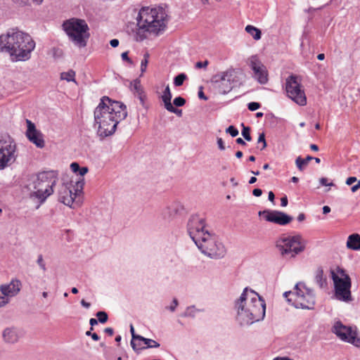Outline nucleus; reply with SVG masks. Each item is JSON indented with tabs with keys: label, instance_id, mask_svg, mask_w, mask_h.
Returning a JSON list of instances; mask_svg holds the SVG:
<instances>
[{
	"label": "nucleus",
	"instance_id": "nucleus-1",
	"mask_svg": "<svg viewBox=\"0 0 360 360\" xmlns=\"http://www.w3.org/2000/svg\"><path fill=\"white\" fill-rule=\"evenodd\" d=\"M94 115L97 135L103 139L112 135L117 124L127 117V107L120 101L103 96L95 108Z\"/></svg>",
	"mask_w": 360,
	"mask_h": 360
},
{
	"label": "nucleus",
	"instance_id": "nucleus-2",
	"mask_svg": "<svg viewBox=\"0 0 360 360\" xmlns=\"http://www.w3.org/2000/svg\"><path fill=\"white\" fill-rule=\"evenodd\" d=\"M188 233L204 255L212 259L225 256L226 250L217 236L208 231L205 219L200 215H192L187 225Z\"/></svg>",
	"mask_w": 360,
	"mask_h": 360
},
{
	"label": "nucleus",
	"instance_id": "nucleus-3",
	"mask_svg": "<svg viewBox=\"0 0 360 360\" xmlns=\"http://www.w3.org/2000/svg\"><path fill=\"white\" fill-rule=\"evenodd\" d=\"M236 321L240 326H249L264 319L266 314L264 300L256 292L245 288L235 301Z\"/></svg>",
	"mask_w": 360,
	"mask_h": 360
},
{
	"label": "nucleus",
	"instance_id": "nucleus-4",
	"mask_svg": "<svg viewBox=\"0 0 360 360\" xmlns=\"http://www.w3.org/2000/svg\"><path fill=\"white\" fill-rule=\"evenodd\" d=\"M34 48L35 42L31 36L17 29L0 35V51L8 53L13 62L29 60Z\"/></svg>",
	"mask_w": 360,
	"mask_h": 360
},
{
	"label": "nucleus",
	"instance_id": "nucleus-5",
	"mask_svg": "<svg viewBox=\"0 0 360 360\" xmlns=\"http://www.w3.org/2000/svg\"><path fill=\"white\" fill-rule=\"evenodd\" d=\"M58 180L56 171H46L32 176L26 185L30 198L38 203L37 208L53 193V188Z\"/></svg>",
	"mask_w": 360,
	"mask_h": 360
},
{
	"label": "nucleus",
	"instance_id": "nucleus-6",
	"mask_svg": "<svg viewBox=\"0 0 360 360\" xmlns=\"http://www.w3.org/2000/svg\"><path fill=\"white\" fill-rule=\"evenodd\" d=\"M150 30V33L158 35L162 32L167 24V14L161 6H146L140 9L137 16Z\"/></svg>",
	"mask_w": 360,
	"mask_h": 360
},
{
	"label": "nucleus",
	"instance_id": "nucleus-7",
	"mask_svg": "<svg viewBox=\"0 0 360 360\" xmlns=\"http://www.w3.org/2000/svg\"><path fill=\"white\" fill-rule=\"evenodd\" d=\"M283 296L296 308L312 309L315 305L314 292L304 283H297L293 290L285 292Z\"/></svg>",
	"mask_w": 360,
	"mask_h": 360
},
{
	"label": "nucleus",
	"instance_id": "nucleus-8",
	"mask_svg": "<svg viewBox=\"0 0 360 360\" xmlns=\"http://www.w3.org/2000/svg\"><path fill=\"white\" fill-rule=\"evenodd\" d=\"M71 41L78 47H84L90 37L89 27L84 20L72 18L63 24Z\"/></svg>",
	"mask_w": 360,
	"mask_h": 360
},
{
	"label": "nucleus",
	"instance_id": "nucleus-9",
	"mask_svg": "<svg viewBox=\"0 0 360 360\" xmlns=\"http://www.w3.org/2000/svg\"><path fill=\"white\" fill-rule=\"evenodd\" d=\"M84 184L83 179L63 184L58 190V200L73 209L79 207L81 205L79 196L82 193Z\"/></svg>",
	"mask_w": 360,
	"mask_h": 360
},
{
	"label": "nucleus",
	"instance_id": "nucleus-10",
	"mask_svg": "<svg viewBox=\"0 0 360 360\" xmlns=\"http://www.w3.org/2000/svg\"><path fill=\"white\" fill-rule=\"evenodd\" d=\"M332 279L334 283L335 298L344 302H352L353 299L351 292V278L345 271L338 268L336 273H332Z\"/></svg>",
	"mask_w": 360,
	"mask_h": 360
},
{
	"label": "nucleus",
	"instance_id": "nucleus-11",
	"mask_svg": "<svg viewBox=\"0 0 360 360\" xmlns=\"http://www.w3.org/2000/svg\"><path fill=\"white\" fill-rule=\"evenodd\" d=\"M276 247L282 256L292 258L304 251L305 245L301 236L297 235L280 238L276 242Z\"/></svg>",
	"mask_w": 360,
	"mask_h": 360
},
{
	"label": "nucleus",
	"instance_id": "nucleus-12",
	"mask_svg": "<svg viewBox=\"0 0 360 360\" xmlns=\"http://www.w3.org/2000/svg\"><path fill=\"white\" fill-rule=\"evenodd\" d=\"M331 331L342 341L360 348V333L356 326L344 325L340 321H335Z\"/></svg>",
	"mask_w": 360,
	"mask_h": 360
},
{
	"label": "nucleus",
	"instance_id": "nucleus-13",
	"mask_svg": "<svg viewBox=\"0 0 360 360\" xmlns=\"http://www.w3.org/2000/svg\"><path fill=\"white\" fill-rule=\"evenodd\" d=\"M210 82L219 94H228L233 89V84L236 82V72L232 68L219 72L212 76Z\"/></svg>",
	"mask_w": 360,
	"mask_h": 360
},
{
	"label": "nucleus",
	"instance_id": "nucleus-14",
	"mask_svg": "<svg viewBox=\"0 0 360 360\" xmlns=\"http://www.w3.org/2000/svg\"><path fill=\"white\" fill-rule=\"evenodd\" d=\"M18 156L16 144L8 136L0 137V169L13 164Z\"/></svg>",
	"mask_w": 360,
	"mask_h": 360
},
{
	"label": "nucleus",
	"instance_id": "nucleus-15",
	"mask_svg": "<svg viewBox=\"0 0 360 360\" xmlns=\"http://www.w3.org/2000/svg\"><path fill=\"white\" fill-rule=\"evenodd\" d=\"M285 90L288 96L297 104L302 106L307 104V97L298 77L290 75L286 79Z\"/></svg>",
	"mask_w": 360,
	"mask_h": 360
},
{
	"label": "nucleus",
	"instance_id": "nucleus-16",
	"mask_svg": "<svg viewBox=\"0 0 360 360\" xmlns=\"http://www.w3.org/2000/svg\"><path fill=\"white\" fill-rule=\"evenodd\" d=\"M248 65L251 69L252 78L260 84H266L269 81V72L266 67L256 55L248 59Z\"/></svg>",
	"mask_w": 360,
	"mask_h": 360
},
{
	"label": "nucleus",
	"instance_id": "nucleus-17",
	"mask_svg": "<svg viewBox=\"0 0 360 360\" xmlns=\"http://www.w3.org/2000/svg\"><path fill=\"white\" fill-rule=\"evenodd\" d=\"M259 215L267 221L282 226L289 224L292 220L290 216L276 210L260 211Z\"/></svg>",
	"mask_w": 360,
	"mask_h": 360
},
{
	"label": "nucleus",
	"instance_id": "nucleus-18",
	"mask_svg": "<svg viewBox=\"0 0 360 360\" xmlns=\"http://www.w3.org/2000/svg\"><path fill=\"white\" fill-rule=\"evenodd\" d=\"M27 139L39 148H43L45 146L44 135L36 128L35 124L30 120H26Z\"/></svg>",
	"mask_w": 360,
	"mask_h": 360
},
{
	"label": "nucleus",
	"instance_id": "nucleus-19",
	"mask_svg": "<svg viewBox=\"0 0 360 360\" xmlns=\"http://www.w3.org/2000/svg\"><path fill=\"white\" fill-rule=\"evenodd\" d=\"M22 336V330L20 328L15 326L6 327L2 331V339L6 344H16L20 341Z\"/></svg>",
	"mask_w": 360,
	"mask_h": 360
},
{
	"label": "nucleus",
	"instance_id": "nucleus-20",
	"mask_svg": "<svg viewBox=\"0 0 360 360\" xmlns=\"http://www.w3.org/2000/svg\"><path fill=\"white\" fill-rule=\"evenodd\" d=\"M183 210V206L179 202H172L167 205L161 212V217L166 221L174 220Z\"/></svg>",
	"mask_w": 360,
	"mask_h": 360
},
{
	"label": "nucleus",
	"instance_id": "nucleus-21",
	"mask_svg": "<svg viewBox=\"0 0 360 360\" xmlns=\"http://www.w3.org/2000/svg\"><path fill=\"white\" fill-rule=\"evenodd\" d=\"M2 289V294H4L6 297L11 300L17 296L21 290L22 283L19 279L13 278L8 283L0 285Z\"/></svg>",
	"mask_w": 360,
	"mask_h": 360
},
{
	"label": "nucleus",
	"instance_id": "nucleus-22",
	"mask_svg": "<svg viewBox=\"0 0 360 360\" xmlns=\"http://www.w3.org/2000/svg\"><path fill=\"white\" fill-rule=\"evenodd\" d=\"M136 21L137 25L133 32V37L135 41H143L148 38V34H151L150 30L138 17L136 18Z\"/></svg>",
	"mask_w": 360,
	"mask_h": 360
},
{
	"label": "nucleus",
	"instance_id": "nucleus-23",
	"mask_svg": "<svg viewBox=\"0 0 360 360\" xmlns=\"http://www.w3.org/2000/svg\"><path fill=\"white\" fill-rule=\"evenodd\" d=\"M347 248L352 250H360V235L353 233L348 236Z\"/></svg>",
	"mask_w": 360,
	"mask_h": 360
},
{
	"label": "nucleus",
	"instance_id": "nucleus-24",
	"mask_svg": "<svg viewBox=\"0 0 360 360\" xmlns=\"http://www.w3.org/2000/svg\"><path fill=\"white\" fill-rule=\"evenodd\" d=\"M172 97V95L169 86V85H167L162 95V100L165 104V108L166 109H173V105L171 103Z\"/></svg>",
	"mask_w": 360,
	"mask_h": 360
},
{
	"label": "nucleus",
	"instance_id": "nucleus-25",
	"mask_svg": "<svg viewBox=\"0 0 360 360\" xmlns=\"http://www.w3.org/2000/svg\"><path fill=\"white\" fill-rule=\"evenodd\" d=\"M70 169L71 170L80 176V177L78 179H84V176L88 172L89 169L87 167H81L79 165L77 162H72L70 164Z\"/></svg>",
	"mask_w": 360,
	"mask_h": 360
},
{
	"label": "nucleus",
	"instance_id": "nucleus-26",
	"mask_svg": "<svg viewBox=\"0 0 360 360\" xmlns=\"http://www.w3.org/2000/svg\"><path fill=\"white\" fill-rule=\"evenodd\" d=\"M131 345L132 348L136 351L145 349L144 338L142 336L138 338L134 337V339H131Z\"/></svg>",
	"mask_w": 360,
	"mask_h": 360
},
{
	"label": "nucleus",
	"instance_id": "nucleus-27",
	"mask_svg": "<svg viewBox=\"0 0 360 360\" xmlns=\"http://www.w3.org/2000/svg\"><path fill=\"white\" fill-rule=\"evenodd\" d=\"M129 88L135 96L144 91L141 84V81L139 79H136L131 82Z\"/></svg>",
	"mask_w": 360,
	"mask_h": 360
},
{
	"label": "nucleus",
	"instance_id": "nucleus-28",
	"mask_svg": "<svg viewBox=\"0 0 360 360\" xmlns=\"http://www.w3.org/2000/svg\"><path fill=\"white\" fill-rule=\"evenodd\" d=\"M245 31L252 37V38L255 40H259L261 39L262 37V32L260 30L255 27L252 25H247L245 27Z\"/></svg>",
	"mask_w": 360,
	"mask_h": 360
},
{
	"label": "nucleus",
	"instance_id": "nucleus-29",
	"mask_svg": "<svg viewBox=\"0 0 360 360\" xmlns=\"http://www.w3.org/2000/svg\"><path fill=\"white\" fill-rule=\"evenodd\" d=\"M311 160H313V157L311 156H307L306 158L298 157L295 160V164L299 170L302 171Z\"/></svg>",
	"mask_w": 360,
	"mask_h": 360
},
{
	"label": "nucleus",
	"instance_id": "nucleus-30",
	"mask_svg": "<svg viewBox=\"0 0 360 360\" xmlns=\"http://www.w3.org/2000/svg\"><path fill=\"white\" fill-rule=\"evenodd\" d=\"M316 283L321 287L323 288L326 285V278H323V272L322 269H318L316 272L315 276Z\"/></svg>",
	"mask_w": 360,
	"mask_h": 360
},
{
	"label": "nucleus",
	"instance_id": "nucleus-31",
	"mask_svg": "<svg viewBox=\"0 0 360 360\" xmlns=\"http://www.w3.org/2000/svg\"><path fill=\"white\" fill-rule=\"evenodd\" d=\"M75 72L73 70H69L60 74L61 79L66 80L68 82H75Z\"/></svg>",
	"mask_w": 360,
	"mask_h": 360
},
{
	"label": "nucleus",
	"instance_id": "nucleus-32",
	"mask_svg": "<svg viewBox=\"0 0 360 360\" xmlns=\"http://www.w3.org/2000/svg\"><path fill=\"white\" fill-rule=\"evenodd\" d=\"M198 310L195 307V306H190L186 308L182 316L184 317H195L196 312Z\"/></svg>",
	"mask_w": 360,
	"mask_h": 360
},
{
	"label": "nucleus",
	"instance_id": "nucleus-33",
	"mask_svg": "<svg viewBox=\"0 0 360 360\" xmlns=\"http://www.w3.org/2000/svg\"><path fill=\"white\" fill-rule=\"evenodd\" d=\"M145 349L146 348H158L160 344L155 340L144 338Z\"/></svg>",
	"mask_w": 360,
	"mask_h": 360
},
{
	"label": "nucleus",
	"instance_id": "nucleus-34",
	"mask_svg": "<svg viewBox=\"0 0 360 360\" xmlns=\"http://www.w3.org/2000/svg\"><path fill=\"white\" fill-rule=\"evenodd\" d=\"M186 78H187V76L184 73H181L179 75H178L174 79V85L176 86H181Z\"/></svg>",
	"mask_w": 360,
	"mask_h": 360
},
{
	"label": "nucleus",
	"instance_id": "nucleus-35",
	"mask_svg": "<svg viewBox=\"0 0 360 360\" xmlns=\"http://www.w3.org/2000/svg\"><path fill=\"white\" fill-rule=\"evenodd\" d=\"M148 58H149V54L148 53H145L144 56H143V60H141V75L143 74L146 70V68H147V66H148Z\"/></svg>",
	"mask_w": 360,
	"mask_h": 360
},
{
	"label": "nucleus",
	"instance_id": "nucleus-36",
	"mask_svg": "<svg viewBox=\"0 0 360 360\" xmlns=\"http://www.w3.org/2000/svg\"><path fill=\"white\" fill-rule=\"evenodd\" d=\"M99 322L104 323L108 321V314L105 311H98L96 314Z\"/></svg>",
	"mask_w": 360,
	"mask_h": 360
},
{
	"label": "nucleus",
	"instance_id": "nucleus-37",
	"mask_svg": "<svg viewBox=\"0 0 360 360\" xmlns=\"http://www.w3.org/2000/svg\"><path fill=\"white\" fill-rule=\"evenodd\" d=\"M242 125L243 127V129L242 130V135L245 140L250 141L251 140V136L250 134V128L248 127H245L243 124Z\"/></svg>",
	"mask_w": 360,
	"mask_h": 360
},
{
	"label": "nucleus",
	"instance_id": "nucleus-38",
	"mask_svg": "<svg viewBox=\"0 0 360 360\" xmlns=\"http://www.w3.org/2000/svg\"><path fill=\"white\" fill-rule=\"evenodd\" d=\"M136 96H137L140 101V103L141 105L144 108H147L148 106L146 103V95L145 94V92L143 91V93H141L138 95H136Z\"/></svg>",
	"mask_w": 360,
	"mask_h": 360
},
{
	"label": "nucleus",
	"instance_id": "nucleus-39",
	"mask_svg": "<svg viewBox=\"0 0 360 360\" xmlns=\"http://www.w3.org/2000/svg\"><path fill=\"white\" fill-rule=\"evenodd\" d=\"M226 132L229 134L232 137H235L238 134V130L233 126H229Z\"/></svg>",
	"mask_w": 360,
	"mask_h": 360
},
{
	"label": "nucleus",
	"instance_id": "nucleus-40",
	"mask_svg": "<svg viewBox=\"0 0 360 360\" xmlns=\"http://www.w3.org/2000/svg\"><path fill=\"white\" fill-rule=\"evenodd\" d=\"M173 103L174 105H176V107H181L184 105V104L186 103V100L184 98L179 96L174 99Z\"/></svg>",
	"mask_w": 360,
	"mask_h": 360
},
{
	"label": "nucleus",
	"instance_id": "nucleus-41",
	"mask_svg": "<svg viewBox=\"0 0 360 360\" xmlns=\"http://www.w3.org/2000/svg\"><path fill=\"white\" fill-rule=\"evenodd\" d=\"M257 142H258V143H262V144L261 150H263V149H264L266 148V140H265L264 134L262 133V134H259V136L258 137Z\"/></svg>",
	"mask_w": 360,
	"mask_h": 360
},
{
	"label": "nucleus",
	"instance_id": "nucleus-42",
	"mask_svg": "<svg viewBox=\"0 0 360 360\" xmlns=\"http://www.w3.org/2000/svg\"><path fill=\"white\" fill-rule=\"evenodd\" d=\"M248 109L251 111H255L259 108L260 104L257 102H251L248 103Z\"/></svg>",
	"mask_w": 360,
	"mask_h": 360
},
{
	"label": "nucleus",
	"instance_id": "nucleus-43",
	"mask_svg": "<svg viewBox=\"0 0 360 360\" xmlns=\"http://www.w3.org/2000/svg\"><path fill=\"white\" fill-rule=\"evenodd\" d=\"M178 304H179V302H178L177 299L176 298H174L173 300H172V302L171 303V304L169 307H167V308L169 311L173 312V311H175V309H176V307L178 306Z\"/></svg>",
	"mask_w": 360,
	"mask_h": 360
},
{
	"label": "nucleus",
	"instance_id": "nucleus-44",
	"mask_svg": "<svg viewBox=\"0 0 360 360\" xmlns=\"http://www.w3.org/2000/svg\"><path fill=\"white\" fill-rule=\"evenodd\" d=\"M37 264H39V266L41 267V269H43L44 271L46 270V265H45V263L44 262V259H43V257L41 255H39L37 258Z\"/></svg>",
	"mask_w": 360,
	"mask_h": 360
},
{
	"label": "nucleus",
	"instance_id": "nucleus-45",
	"mask_svg": "<svg viewBox=\"0 0 360 360\" xmlns=\"http://www.w3.org/2000/svg\"><path fill=\"white\" fill-rule=\"evenodd\" d=\"M208 65V61L207 60H205V61H199V62H197L195 63V68H205Z\"/></svg>",
	"mask_w": 360,
	"mask_h": 360
},
{
	"label": "nucleus",
	"instance_id": "nucleus-46",
	"mask_svg": "<svg viewBox=\"0 0 360 360\" xmlns=\"http://www.w3.org/2000/svg\"><path fill=\"white\" fill-rule=\"evenodd\" d=\"M86 335L91 336V338L95 341H98L100 339V337L96 333H91V330L86 331Z\"/></svg>",
	"mask_w": 360,
	"mask_h": 360
},
{
	"label": "nucleus",
	"instance_id": "nucleus-47",
	"mask_svg": "<svg viewBox=\"0 0 360 360\" xmlns=\"http://www.w3.org/2000/svg\"><path fill=\"white\" fill-rule=\"evenodd\" d=\"M121 57H122V59L123 60L127 61V62H128L130 64L132 63V60L128 56V52L127 51L123 52L122 53V55H121Z\"/></svg>",
	"mask_w": 360,
	"mask_h": 360
},
{
	"label": "nucleus",
	"instance_id": "nucleus-48",
	"mask_svg": "<svg viewBox=\"0 0 360 360\" xmlns=\"http://www.w3.org/2000/svg\"><path fill=\"white\" fill-rule=\"evenodd\" d=\"M320 184L322 185V186H334V184L333 183H328V179L325 177H323V178H321L320 180Z\"/></svg>",
	"mask_w": 360,
	"mask_h": 360
},
{
	"label": "nucleus",
	"instance_id": "nucleus-49",
	"mask_svg": "<svg viewBox=\"0 0 360 360\" xmlns=\"http://www.w3.org/2000/svg\"><path fill=\"white\" fill-rule=\"evenodd\" d=\"M217 145L221 150H224L225 149L224 143L221 138L217 139Z\"/></svg>",
	"mask_w": 360,
	"mask_h": 360
},
{
	"label": "nucleus",
	"instance_id": "nucleus-50",
	"mask_svg": "<svg viewBox=\"0 0 360 360\" xmlns=\"http://www.w3.org/2000/svg\"><path fill=\"white\" fill-rule=\"evenodd\" d=\"M167 110H168L170 112L175 113V114H176L179 116H181V113H182L181 110L176 109L174 106H173V109H171V110L170 109H167Z\"/></svg>",
	"mask_w": 360,
	"mask_h": 360
},
{
	"label": "nucleus",
	"instance_id": "nucleus-51",
	"mask_svg": "<svg viewBox=\"0 0 360 360\" xmlns=\"http://www.w3.org/2000/svg\"><path fill=\"white\" fill-rule=\"evenodd\" d=\"M357 181V179L355 177V176H350L349 177L347 181H346V184L347 185H352L353 184L354 182H356Z\"/></svg>",
	"mask_w": 360,
	"mask_h": 360
},
{
	"label": "nucleus",
	"instance_id": "nucleus-52",
	"mask_svg": "<svg viewBox=\"0 0 360 360\" xmlns=\"http://www.w3.org/2000/svg\"><path fill=\"white\" fill-rule=\"evenodd\" d=\"M252 194L256 197H259L262 194V191L260 188H255L252 191Z\"/></svg>",
	"mask_w": 360,
	"mask_h": 360
},
{
	"label": "nucleus",
	"instance_id": "nucleus-53",
	"mask_svg": "<svg viewBox=\"0 0 360 360\" xmlns=\"http://www.w3.org/2000/svg\"><path fill=\"white\" fill-rule=\"evenodd\" d=\"M130 332H131V337H132V338H131V339H134V338H138V337H140V336H141V335H136V334H135L134 328V326H133V325H132V324H131V325H130Z\"/></svg>",
	"mask_w": 360,
	"mask_h": 360
},
{
	"label": "nucleus",
	"instance_id": "nucleus-54",
	"mask_svg": "<svg viewBox=\"0 0 360 360\" xmlns=\"http://www.w3.org/2000/svg\"><path fill=\"white\" fill-rule=\"evenodd\" d=\"M110 44L112 47H117L119 45V40L117 39H113L110 40Z\"/></svg>",
	"mask_w": 360,
	"mask_h": 360
},
{
	"label": "nucleus",
	"instance_id": "nucleus-55",
	"mask_svg": "<svg viewBox=\"0 0 360 360\" xmlns=\"http://www.w3.org/2000/svg\"><path fill=\"white\" fill-rule=\"evenodd\" d=\"M288 205V198L286 196L285 197H283L281 199V205L282 207H285L287 206Z\"/></svg>",
	"mask_w": 360,
	"mask_h": 360
},
{
	"label": "nucleus",
	"instance_id": "nucleus-56",
	"mask_svg": "<svg viewBox=\"0 0 360 360\" xmlns=\"http://www.w3.org/2000/svg\"><path fill=\"white\" fill-rule=\"evenodd\" d=\"M89 323L91 326V330H93V326L98 323V321L96 319L91 318L89 320Z\"/></svg>",
	"mask_w": 360,
	"mask_h": 360
},
{
	"label": "nucleus",
	"instance_id": "nucleus-57",
	"mask_svg": "<svg viewBox=\"0 0 360 360\" xmlns=\"http://www.w3.org/2000/svg\"><path fill=\"white\" fill-rule=\"evenodd\" d=\"M359 188H360V181H358L357 184L353 186L351 190L352 192H356Z\"/></svg>",
	"mask_w": 360,
	"mask_h": 360
},
{
	"label": "nucleus",
	"instance_id": "nucleus-58",
	"mask_svg": "<svg viewBox=\"0 0 360 360\" xmlns=\"http://www.w3.org/2000/svg\"><path fill=\"white\" fill-rule=\"evenodd\" d=\"M198 97L200 98V99H202V100H207V98L205 96L203 91L202 90H200L198 91Z\"/></svg>",
	"mask_w": 360,
	"mask_h": 360
},
{
	"label": "nucleus",
	"instance_id": "nucleus-59",
	"mask_svg": "<svg viewBox=\"0 0 360 360\" xmlns=\"http://www.w3.org/2000/svg\"><path fill=\"white\" fill-rule=\"evenodd\" d=\"M105 333L111 336L113 335L114 330L112 328H106L105 329Z\"/></svg>",
	"mask_w": 360,
	"mask_h": 360
},
{
	"label": "nucleus",
	"instance_id": "nucleus-60",
	"mask_svg": "<svg viewBox=\"0 0 360 360\" xmlns=\"http://www.w3.org/2000/svg\"><path fill=\"white\" fill-rule=\"evenodd\" d=\"M272 360H293L292 359H290L288 356H277Z\"/></svg>",
	"mask_w": 360,
	"mask_h": 360
},
{
	"label": "nucleus",
	"instance_id": "nucleus-61",
	"mask_svg": "<svg viewBox=\"0 0 360 360\" xmlns=\"http://www.w3.org/2000/svg\"><path fill=\"white\" fill-rule=\"evenodd\" d=\"M81 304H82L84 307H85V308H86V309L89 308V307H90V306H91L90 303H89V302H86L84 300H82V301H81Z\"/></svg>",
	"mask_w": 360,
	"mask_h": 360
},
{
	"label": "nucleus",
	"instance_id": "nucleus-62",
	"mask_svg": "<svg viewBox=\"0 0 360 360\" xmlns=\"http://www.w3.org/2000/svg\"><path fill=\"white\" fill-rule=\"evenodd\" d=\"M236 141L238 144H240V145H243V146H245L246 145V143L245 142V141L243 139H241V138H238L236 140Z\"/></svg>",
	"mask_w": 360,
	"mask_h": 360
},
{
	"label": "nucleus",
	"instance_id": "nucleus-63",
	"mask_svg": "<svg viewBox=\"0 0 360 360\" xmlns=\"http://www.w3.org/2000/svg\"><path fill=\"white\" fill-rule=\"evenodd\" d=\"M330 212V208L328 206L326 205L323 207V214H328Z\"/></svg>",
	"mask_w": 360,
	"mask_h": 360
},
{
	"label": "nucleus",
	"instance_id": "nucleus-64",
	"mask_svg": "<svg viewBox=\"0 0 360 360\" xmlns=\"http://www.w3.org/2000/svg\"><path fill=\"white\" fill-rule=\"evenodd\" d=\"M274 198H275V195H274V193L272 191H270L269 193V196H268L269 200L270 201L273 202L274 200Z\"/></svg>",
	"mask_w": 360,
	"mask_h": 360
}]
</instances>
